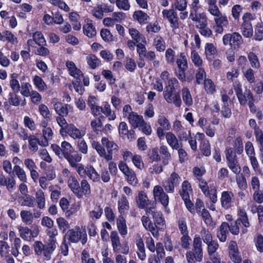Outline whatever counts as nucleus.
<instances>
[{
    "mask_svg": "<svg viewBox=\"0 0 263 263\" xmlns=\"http://www.w3.org/2000/svg\"><path fill=\"white\" fill-rule=\"evenodd\" d=\"M29 148L33 152H36L38 149L37 144L41 146H43V141H40L39 139L35 137L34 135L29 136Z\"/></svg>",
    "mask_w": 263,
    "mask_h": 263,
    "instance_id": "43",
    "label": "nucleus"
},
{
    "mask_svg": "<svg viewBox=\"0 0 263 263\" xmlns=\"http://www.w3.org/2000/svg\"><path fill=\"white\" fill-rule=\"evenodd\" d=\"M118 209L120 215L123 216L129 209V202L127 197L123 195L118 201Z\"/></svg>",
    "mask_w": 263,
    "mask_h": 263,
    "instance_id": "25",
    "label": "nucleus"
},
{
    "mask_svg": "<svg viewBox=\"0 0 263 263\" xmlns=\"http://www.w3.org/2000/svg\"><path fill=\"white\" fill-rule=\"evenodd\" d=\"M129 33L132 38L138 44H146V40L143 34L140 33L138 30L132 28L129 29Z\"/></svg>",
    "mask_w": 263,
    "mask_h": 263,
    "instance_id": "33",
    "label": "nucleus"
},
{
    "mask_svg": "<svg viewBox=\"0 0 263 263\" xmlns=\"http://www.w3.org/2000/svg\"><path fill=\"white\" fill-rule=\"evenodd\" d=\"M76 80L72 82L73 87L76 92L79 93L80 95H82L85 91V88L83 86L81 83V77H74Z\"/></svg>",
    "mask_w": 263,
    "mask_h": 263,
    "instance_id": "63",
    "label": "nucleus"
},
{
    "mask_svg": "<svg viewBox=\"0 0 263 263\" xmlns=\"http://www.w3.org/2000/svg\"><path fill=\"white\" fill-rule=\"evenodd\" d=\"M18 74L16 73H13L11 75V80H10V85L14 93H18L20 90V85L17 80Z\"/></svg>",
    "mask_w": 263,
    "mask_h": 263,
    "instance_id": "44",
    "label": "nucleus"
},
{
    "mask_svg": "<svg viewBox=\"0 0 263 263\" xmlns=\"http://www.w3.org/2000/svg\"><path fill=\"white\" fill-rule=\"evenodd\" d=\"M214 18L217 28L216 31L218 33H222L223 31V27H227L229 24L227 17L225 15L221 14L219 16H216Z\"/></svg>",
    "mask_w": 263,
    "mask_h": 263,
    "instance_id": "32",
    "label": "nucleus"
},
{
    "mask_svg": "<svg viewBox=\"0 0 263 263\" xmlns=\"http://www.w3.org/2000/svg\"><path fill=\"white\" fill-rule=\"evenodd\" d=\"M176 63L178 68V70L176 72L178 79L182 82L187 81L191 82L194 79V73L185 75V71L188 68L187 58L184 52H180L178 55Z\"/></svg>",
    "mask_w": 263,
    "mask_h": 263,
    "instance_id": "4",
    "label": "nucleus"
},
{
    "mask_svg": "<svg viewBox=\"0 0 263 263\" xmlns=\"http://www.w3.org/2000/svg\"><path fill=\"white\" fill-rule=\"evenodd\" d=\"M199 149L203 155L209 157L211 155V144L209 140H203L201 142L199 145Z\"/></svg>",
    "mask_w": 263,
    "mask_h": 263,
    "instance_id": "46",
    "label": "nucleus"
},
{
    "mask_svg": "<svg viewBox=\"0 0 263 263\" xmlns=\"http://www.w3.org/2000/svg\"><path fill=\"white\" fill-rule=\"evenodd\" d=\"M117 227L120 234L124 237L127 234L126 220L122 215H119L117 219Z\"/></svg>",
    "mask_w": 263,
    "mask_h": 263,
    "instance_id": "30",
    "label": "nucleus"
},
{
    "mask_svg": "<svg viewBox=\"0 0 263 263\" xmlns=\"http://www.w3.org/2000/svg\"><path fill=\"white\" fill-rule=\"evenodd\" d=\"M164 89L163 95L165 101L168 103H173L177 107H180L182 101L179 91H177L175 88Z\"/></svg>",
    "mask_w": 263,
    "mask_h": 263,
    "instance_id": "11",
    "label": "nucleus"
},
{
    "mask_svg": "<svg viewBox=\"0 0 263 263\" xmlns=\"http://www.w3.org/2000/svg\"><path fill=\"white\" fill-rule=\"evenodd\" d=\"M237 216L238 218L236 220V221L238 223H239V224L241 223L245 228H249L250 227V223L249 221L248 216V214L243 208H239L238 209L237 211Z\"/></svg>",
    "mask_w": 263,
    "mask_h": 263,
    "instance_id": "24",
    "label": "nucleus"
},
{
    "mask_svg": "<svg viewBox=\"0 0 263 263\" xmlns=\"http://www.w3.org/2000/svg\"><path fill=\"white\" fill-rule=\"evenodd\" d=\"M103 212V210L100 204L96 205L95 210L89 212V216L92 219H99L101 217Z\"/></svg>",
    "mask_w": 263,
    "mask_h": 263,
    "instance_id": "60",
    "label": "nucleus"
},
{
    "mask_svg": "<svg viewBox=\"0 0 263 263\" xmlns=\"http://www.w3.org/2000/svg\"><path fill=\"white\" fill-rule=\"evenodd\" d=\"M43 135L44 138L43 144V146H46L48 145V140L52 138L53 133L50 127H46L43 129Z\"/></svg>",
    "mask_w": 263,
    "mask_h": 263,
    "instance_id": "61",
    "label": "nucleus"
},
{
    "mask_svg": "<svg viewBox=\"0 0 263 263\" xmlns=\"http://www.w3.org/2000/svg\"><path fill=\"white\" fill-rule=\"evenodd\" d=\"M88 174L87 176L93 182H96L99 181L100 179V175L97 173L95 168L91 165L87 170Z\"/></svg>",
    "mask_w": 263,
    "mask_h": 263,
    "instance_id": "56",
    "label": "nucleus"
},
{
    "mask_svg": "<svg viewBox=\"0 0 263 263\" xmlns=\"http://www.w3.org/2000/svg\"><path fill=\"white\" fill-rule=\"evenodd\" d=\"M187 263L201 262L203 258L202 239L199 235L196 234L193 238V248L185 254Z\"/></svg>",
    "mask_w": 263,
    "mask_h": 263,
    "instance_id": "3",
    "label": "nucleus"
},
{
    "mask_svg": "<svg viewBox=\"0 0 263 263\" xmlns=\"http://www.w3.org/2000/svg\"><path fill=\"white\" fill-rule=\"evenodd\" d=\"M162 13L163 17L167 20L171 27L173 30L177 29L179 27V18L173 6H172L171 9H164Z\"/></svg>",
    "mask_w": 263,
    "mask_h": 263,
    "instance_id": "14",
    "label": "nucleus"
},
{
    "mask_svg": "<svg viewBox=\"0 0 263 263\" xmlns=\"http://www.w3.org/2000/svg\"><path fill=\"white\" fill-rule=\"evenodd\" d=\"M248 59L252 68L256 69L260 68V62L255 53L252 51L249 52L248 54Z\"/></svg>",
    "mask_w": 263,
    "mask_h": 263,
    "instance_id": "45",
    "label": "nucleus"
},
{
    "mask_svg": "<svg viewBox=\"0 0 263 263\" xmlns=\"http://www.w3.org/2000/svg\"><path fill=\"white\" fill-rule=\"evenodd\" d=\"M35 200L37 203V207L40 209H43L45 206V198L44 192L42 190H40L35 194Z\"/></svg>",
    "mask_w": 263,
    "mask_h": 263,
    "instance_id": "52",
    "label": "nucleus"
},
{
    "mask_svg": "<svg viewBox=\"0 0 263 263\" xmlns=\"http://www.w3.org/2000/svg\"><path fill=\"white\" fill-rule=\"evenodd\" d=\"M61 147L62 158H65L69 163L74 160V157L81 155L78 152H74V149L71 144L66 141L62 142Z\"/></svg>",
    "mask_w": 263,
    "mask_h": 263,
    "instance_id": "16",
    "label": "nucleus"
},
{
    "mask_svg": "<svg viewBox=\"0 0 263 263\" xmlns=\"http://www.w3.org/2000/svg\"><path fill=\"white\" fill-rule=\"evenodd\" d=\"M81 231H76L73 229L69 230L65 235H68V240L73 243H77L80 240Z\"/></svg>",
    "mask_w": 263,
    "mask_h": 263,
    "instance_id": "50",
    "label": "nucleus"
},
{
    "mask_svg": "<svg viewBox=\"0 0 263 263\" xmlns=\"http://www.w3.org/2000/svg\"><path fill=\"white\" fill-rule=\"evenodd\" d=\"M191 58L192 62L196 67H200L202 65V59L199 55L198 52L195 50H192L191 51Z\"/></svg>",
    "mask_w": 263,
    "mask_h": 263,
    "instance_id": "55",
    "label": "nucleus"
},
{
    "mask_svg": "<svg viewBox=\"0 0 263 263\" xmlns=\"http://www.w3.org/2000/svg\"><path fill=\"white\" fill-rule=\"evenodd\" d=\"M234 149L237 154H241L243 152V144L242 139L240 136L236 138L234 142Z\"/></svg>",
    "mask_w": 263,
    "mask_h": 263,
    "instance_id": "57",
    "label": "nucleus"
},
{
    "mask_svg": "<svg viewBox=\"0 0 263 263\" xmlns=\"http://www.w3.org/2000/svg\"><path fill=\"white\" fill-rule=\"evenodd\" d=\"M74 157V160L69 163V165L72 167L76 168L78 174L81 177H85L87 176L88 174L87 170L89 168L90 165H87L85 168L83 164L82 163H79L82 159V155H78Z\"/></svg>",
    "mask_w": 263,
    "mask_h": 263,
    "instance_id": "18",
    "label": "nucleus"
},
{
    "mask_svg": "<svg viewBox=\"0 0 263 263\" xmlns=\"http://www.w3.org/2000/svg\"><path fill=\"white\" fill-rule=\"evenodd\" d=\"M13 171L21 181L23 182H26L27 181L25 172L19 165H15L14 166Z\"/></svg>",
    "mask_w": 263,
    "mask_h": 263,
    "instance_id": "62",
    "label": "nucleus"
},
{
    "mask_svg": "<svg viewBox=\"0 0 263 263\" xmlns=\"http://www.w3.org/2000/svg\"><path fill=\"white\" fill-rule=\"evenodd\" d=\"M22 221L26 225H30L33 221V216L30 211L23 210L20 212Z\"/></svg>",
    "mask_w": 263,
    "mask_h": 263,
    "instance_id": "42",
    "label": "nucleus"
},
{
    "mask_svg": "<svg viewBox=\"0 0 263 263\" xmlns=\"http://www.w3.org/2000/svg\"><path fill=\"white\" fill-rule=\"evenodd\" d=\"M153 44L158 51L162 52L165 49V43L163 37L160 36H157L154 39Z\"/></svg>",
    "mask_w": 263,
    "mask_h": 263,
    "instance_id": "51",
    "label": "nucleus"
},
{
    "mask_svg": "<svg viewBox=\"0 0 263 263\" xmlns=\"http://www.w3.org/2000/svg\"><path fill=\"white\" fill-rule=\"evenodd\" d=\"M256 250L260 253L263 252V236L261 234L257 235L254 240Z\"/></svg>",
    "mask_w": 263,
    "mask_h": 263,
    "instance_id": "64",
    "label": "nucleus"
},
{
    "mask_svg": "<svg viewBox=\"0 0 263 263\" xmlns=\"http://www.w3.org/2000/svg\"><path fill=\"white\" fill-rule=\"evenodd\" d=\"M133 17L141 25L147 24L149 19V16L147 14L141 10L135 11L133 14Z\"/></svg>",
    "mask_w": 263,
    "mask_h": 263,
    "instance_id": "27",
    "label": "nucleus"
},
{
    "mask_svg": "<svg viewBox=\"0 0 263 263\" xmlns=\"http://www.w3.org/2000/svg\"><path fill=\"white\" fill-rule=\"evenodd\" d=\"M229 224L227 222H222L217 232V236L221 242H225L227 234L229 233Z\"/></svg>",
    "mask_w": 263,
    "mask_h": 263,
    "instance_id": "26",
    "label": "nucleus"
},
{
    "mask_svg": "<svg viewBox=\"0 0 263 263\" xmlns=\"http://www.w3.org/2000/svg\"><path fill=\"white\" fill-rule=\"evenodd\" d=\"M18 231L21 237L26 241H30L32 238L36 237L40 233L39 227L35 224H32L31 229L27 227H20Z\"/></svg>",
    "mask_w": 263,
    "mask_h": 263,
    "instance_id": "12",
    "label": "nucleus"
},
{
    "mask_svg": "<svg viewBox=\"0 0 263 263\" xmlns=\"http://www.w3.org/2000/svg\"><path fill=\"white\" fill-rule=\"evenodd\" d=\"M102 113L108 118L109 120H114L116 118V115L114 111L112 112L110 105L108 102H105L102 107Z\"/></svg>",
    "mask_w": 263,
    "mask_h": 263,
    "instance_id": "48",
    "label": "nucleus"
},
{
    "mask_svg": "<svg viewBox=\"0 0 263 263\" xmlns=\"http://www.w3.org/2000/svg\"><path fill=\"white\" fill-rule=\"evenodd\" d=\"M165 135L168 144L173 149H177L179 148L180 145H182V142H179L176 136L173 133L168 132Z\"/></svg>",
    "mask_w": 263,
    "mask_h": 263,
    "instance_id": "29",
    "label": "nucleus"
},
{
    "mask_svg": "<svg viewBox=\"0 0 263 263\" xmlns=\"http://www.w3.org/2000/svg\"><path fill=\"white\" fill-rule=\"evenodd\" d=\"M35 43L39 45H47L46 41L41 31H36L32 34V39H28L27 43L29 46H32Z\"/></svg>",
    "mask_w": 263,
    "mask_h": 263,
    "instance_id": "20",
    "label": "nucleus"
},
{
    "mask_svg": "<svg viewBox=\"0 0 263 263\" xmlns=\"http://www.w3.org/2000/svg\"><path fill=\"white\" fill-rule=\"evenodd\" d=\"M66 66L68 68L69 74L71 76L73 77L83 76L82 71L77 67L72 61H67L66 63Z\"/></svg>",
    "mask_w": 263,
    "mask_h": 263,
    "instance_id": "36",
    "label": "nucleus"
},
{
    "mask_svg": "<svg viewBox=\"0 0 263 263\" xmlns=\"http://www.w3.org/2000/svg\"><path fill=\"white\" fill-rule=\"evenodd\" d=\"M57 240L53 239H48L45 245L44 257L46 258H50L51 254L54 251L57 247Z\"/></svg>",
    "mask_w": 263,
    "mask_h": 263,
    "instance_id": "31",
    "label": "nucleus"
},
{
    "mask_svg": "<svg viewBox=\"0 0 263 263\" xmlns=\"http://www.w3.org/2000/svg\"><path fill=\"white\" fill-rule=\"evenodd\" d=\"M151 213L154 223L149 219L148 215L142 216L141 221L144 228L150 231L154 237H157L159 235V231L165 229V221L161 212L152 210Z\"/></svg>",
    "mask_w": 263,
    "mask_h": 263,
    "instance_id": "1",
    "label": "nucleus"
},
{
    "mask_svg": "<svg viewBox=\"0 0 263 263\" xmlns=\"http://www.w3.org/2000/svg\"><path fill=\"white\" fill-rule=\"evenodd\" d=\"M65 132L73 139H81L82 138L80 130L73 124H69V126L65 128Z\"/></svg>",
    "mask_w": 263,
    "mask_h": 263,
    "instance_id": "40",
    "label": "nucleus"
},
{
    "mask_svg": "<svg viewBox=\"0 0 263 263\" xmlns=\"http://www.w3.org/2000/svg\"><path fill=\"white\" fill-rule=\"evenodd\" d=\"M181 181L180 176L176 172L171 174L169 178L163 182V187L167 193H173L175 187L178 186Z\"/></svg>",
    "mask_w": 263,
    "mask_h": 263,
    "instance_id": "13",
    "label": "nucleus"
},
{
    "mask_svg": "<svg viewBox=\"0 0 263 263\" xmlns=\"http://www.w3.org/2000/svg\"><path fill=\"white\" fill-rule=\"evenodd\" d=\"M110 237L112 250L115 253H122L124 255L128 254L129 247L128 242L124 241L122 243H121L120 241L119 236L116 231H111Z\"/></svg>",
    "mask_w": 263,
    "mask_h": 263,
    "instance_id": "8",
    "label": "nucleus"
},
{
    "mask_svg": "<svg viewBox=\"0 0 263 263\" xmlns=\"http://www.w3.org/2000/svg\"><path fill=\"white\" fill-rule=\"evenodd\" d=\"M96 97L90 96L88 100V105L90 107L92 114L94 116H97L102 113V107L95 105L94 100Z\"/></svg>",
    "mask_w": 263,
    "mask_h": 263,
    "instance_id": "37",
    "label": "nucleus"
},
{
    "mask_svg": "<svg viewBox=\"0 0 263 263\" xmlns=\"http://www.w3.org/2000/svg\"><path fill=\"white\" fill-rule=\"evenodd\" d=\"M181 93L184 103L188 107L191 106L193 104V102L189 89L186 87H183L181 90Z\"/></svg>",
    "mask_w": 263,
    "mask_h": 263,
    "instance_id": "38",
    "label": "nucleus"
},
{
    "mask_svg": "<svg viewBox=\"0 0 263 263\" xmlns=\"http://www.w3.org/2000/svg\"><path fill=\"white\" fill-rule=\"evenodd\" d=\"M53 106L56 112L59 115V116H66L68 115V107H70V105L63 104L60 102H57L54 104Z\"/></svg>",
    "mask_w": 263,
    "mask_h": 263,
    "instance_id": "35",
    "label": "nucleus"
},
{
    "mask_svg": "<svg viewBox=\"0 0 263 263\" xmlns=\"http://www.w3.org/2000/svg\"><path fill=\"white\" fill-rule=\"evenodd\" d=\"M157 123L159 126L157 128L156 133L158 138L162 140L166 134L165 131L169 130L171 128V125L169 120L164 115L159 116Z\"/></svg>",
    "mask_w": 263,
    "mask_h": 263,
    "instance_id": "15",
    "label": "nucleus"
},
{
    "mask_svg": "<svg viewBox=\"0 0 263 263\" xmlns=\"http://www.w3.org/2000/svg\"><path fill=\"white\" fill-rule=\"evenodd\" d=\"M137 206L140 209H144L146 215L151 214V211L154 210L156 202L148 199L147 194L143 191H140L136 197Z\"/></svg>",
    "mask_w": 263,
    "mask_h": 263,
    "instance_id": "7",
    "label": "nucleus"
},
{
    "mask_svg": "<svg viewBox=\"0 0 263 263\" xmlns=\"http://www.w3.org/2000/svg\"><path fill=\"white\" fill-rule=\"evenodd\" d=\"M67 184L69 188L76 196L78 190L79 189L80 183L77 178L74 176H70L67 180Z\"/></svg>",
    "mask_w": 263,
    "mask_h": 263,
    "instance_id": "39",
    "label": "nucleus"
},
{
    "mask_svg": "<svg viewBox=\"0 0 263 263\" xmlns=\"http://www.w3.org/2000/svg\"><path fill=\"white\" fill-rule=\"evenodd\" d=\"M233 88L239 103L242 106H245L250 101L254 99L250 89L246 88L243 92L241 84L239 81L235 82Z\"/></svg>",
    "mask_w": 263,
    "mask_h": 263,
    "instance_id": "6",
    "label": "nucleus"
},
{
    "mask_svg": "<svg viewBox=\"0 0 263 263\" xmlns=\"http://www.w3.org/2000/svg\"><path fill=\"white\" fill-rule=\"evenodd\" d=\"M87 21L83 26V31L84 34L89 38H92L96 36L97 31L95 27L93 25L92 20L87 19Z\"/></svg>",
    "mask_w": 263,
    "mask_h": 263,
    "instance_id": "23",
    "label": "nucleus"
},
{
    "mask_svg": "<svg viewBox=\"0 0 263 263\" xmlns=\"http://www.w3.org/2000/svg\"><path fill=\"white\" fill-rule=\"evenodd\" d=\"M256 41H260L263 40V23H257L255 28V34L254 36Z\"/></svg>",
    "mask_w": 263,
    "mask_h": 263,
    "instance_id": "59",
    "label": "nucleus"
},
{
    "mask_svg": "<svg viewBox=\"0 0 263 263\" xmlns=\"http://www.w3.org/2000/svg\"><path fill=\"white\" fill-rule=\"evenodd\" d=\"M86 61L89 67L95 69L101 65V61L97 58V57L93 54H89L86 57Z\"/></svg>",
    "mask_w": 263,
    "mask_h": 263,
    "instance_id": "41",
    "label": "nucleus"
},
{
    "mask_svg": "<svg viewBox=\"0 0 263 263\" xmlns=\"http://www.w3.org/2000/svg\"><path fill=\"white\" fill-rule=\"evenodd\" d=\"M163 189L160 185H155L153 189V195L155 201L160 202L164 207L166 208L169 203V197L164 192Z\"/></svg>",
    "mask_w": 263,
    "mask_h": 263,
    "instance_id": "17",
    "label": "nucleus"
},
{
    "mask_svg": "<svg viewBox=\"0 0 263 263\" xmlns=\"http://www.w3.org/2000/svg\"><path fill=\"white\" fill-rule=\"evenodd\" d=\"M127 118L129 123L134 129L138 128L141 125V123H144V121L142 116L138 115L135 112L129 115V117Z\"/></svg>",
    "mask_w": 263,
    "mask_h": 263,
    "instance_id": "28",
    "label": "nucleus"
},
{
    "mask_svg": "<svg viewBox=\"0 0 263 263\" xmlns=\"http://www.w3.org/2000/svg\"><path fill=\"white\" fill-rule=\"evenodd\" d=\"M101 143L102 144L98 141H93L91 143L92 148L106 161L111 160L113 155L118 151V145L114 141L109 140L108 138L105 137L102 138Z\"/></svg>",
    "mask_w": 263,
    "mask_h": 263,
    "instance_id": "2",
    "label": "nucleus"
},
{
    "mask_svg": "<svg viewBox=\"0 0 263 263\" xmlns=\"http://www.w3.org/2000/svg\"><path fill=\"white\" fill-rule=\"evenodd\" d=\"M223 43L224 45H229L232 49H237L243 43L241 35L238 32L227 33L223 36Z\"/></svg>",
    "mask_w": 263,
    "mask_h": 263,
    "instance_id": "10",
    "label": "nucleus"
},
{
    "mask_svg": "<svg viewBox=\"0 0 263 263\" xmlns=\"http://www.w3.org/2000/svg\"><path fill=\"white\" fill-rule=\"evenodd\" d=\"M176 54L175 51L171 48H167L165 51V58L166 63L170 65H174L175 62Z\"/></svg>",
    "mask_w": 263,
    "mask_h": 263,
    "instance_id": "54",
    "label": "nucleus"
},
{
    "mask_svg": "<svg viewBox=\"0 0 263 263\" xmlns=\"http://www.w3.org/2000/svg\"><path fill=\"white\" fill-rule=\"evenodd\" d=\"M233 197L234 194L232 192L223 191L220 198L222 207L226 210L230 209L232 206V198Z\"/></svg>",
    "mask_w": 263,
    "mask_h": 263,
    "instance_id": "22",
    "label": "nucleus"
},
{
    "mask_svg": "<svg viewBox=\"0 0 263 263\" xmlns=\"http://www.w3.org/2000/svg\"><path fill=\"white\" fill-rule=\"evenodd\" d=\"M136 245L138 248L137 255L138 258L141 260H144L146 258L145 250L144 244L142 239L136 241Z\"/></svg>",
    "mask_w": 263,
    "mask_h": 263,
    "instance_id": "47",
    "label": "nucleus"
},
{
    "mask_svg": "<svg viewBox=\"0 0 263 263\" xmlns=\"http://www.w3.org/2000/svg\"><path fill=\"white\" fill-rule=\"evenodd\" d=\"M76 197L82 198L84 196L88 197L91 193L90 185L86 179H83L80 183Z\"/></svg>",
    "mask_w": 263,
    "mask_h": 263,
    "instance_id": "21",
    "label": "nucleus"
},
{
    "mask_svg": "<svg viewBox=\"0 0 263 263\" xmlns=\"http://www.w3.org/2000/svg\"><path fill=\"white\" fill-rule=\"evenodd\" d=\"M59 230L62 233H65L70 228L69 222L63 217H59L56 220Z\"/></svg>",
    "mask_w": 263,
    "mask_h": 263,
    "instance_id": "53",
    "label": "nucleus"
},
{
    "mask_svg": "<svg viewBox=\"0 0 263 263\" xmlns=\"http://www.w3.org/2000/svg\"><path fill=\"white\" fill-rule=\"evenodd\" d=\"M146 44L139 43L136 45L137 52L139 55L137 64L139 68H142L145 65V60L150 62L156 59L155 52L150 50L147 51L145 46Z\"/></svg>",
    "mask_w": 263,
    "mask_h": 263,
    "instance_id": "5",
    "label": "nucleus"
},
{
    "mask_svg": "<svg viewBox=\"0 0 263 263\" xmlns=\"http://www.w3.org/2000/svg\"><path fill=\"white\" fill-rule=\"evenodd\" d=\"M237 154L233 148L227 147L225 149L226 157L227 162V165L230 169L235 174L240 173L241 168L238 162Z\"/></svg>",
    "mask_w": 263,
    "mask_h": 263,
    "instance_id": "9",
    "label": "nucleus"
},
{
    "mask_svg": "<svg viewBox=\"0 0 263 263\" xmlns=\"http://www.w3.org/2000/svg\"><path fill=\"white\" fill-rule=\"evenodd\" d=\"M204 54L206 60L209 62L218 57V51L216 47L212 43H207L204 46Z\"/></svg>",
    "mask_w": 263,
    "mask_h": 263,
    "instance_id": "19",
    "label": "nucleus"
},
{
    "mask_svg": "<svg viewBox=\"0 0 263 263\" xmlns=\"http://www.w3.org/2000/svg\"><path fill=\"white\" fill-rule=\"evenodd\" d=\"M160 153L162 155L163 161L162 162L164 165L168 163V160L171 157V154L168 152V148L166 145H161L159 149Z\"/></svg>",
    "mask_w": 263,
    "mask_h": 263,
    "instance_id": "58",
    "label": "nucleus"
},
{
    "mask_svg": "<svg viewBox=\"0 0 263 263\" xmlns=\"http://www.w3.org/2000/svg\"><path fill=\"white\" fill-rule=\"evenodd\" d=\"M204 87L208 94L212 95L216 92V85L210 79L205 78L204 80Z\"/></svg>",
    "mask_w": 263,
    "mask_h": 263,
    "instance_id": "49",
    "label": "nucleus"
},
{
    "mask_svg": "<svg viewBox=\"0 0 263 263\" xmlns=\"http://www.w3.org/2000/svg\"><path fill=\"white\" fill-rule=\"evenodd\" d=\"M18 202L22 206L33 208L35 205V198L28 194L18 198Z\"/></svg>",
    "mask_w": 263,
    "mask_h": 263,
    "instance_id": "34",
    "label": "nucleus"
}]
</instances>
